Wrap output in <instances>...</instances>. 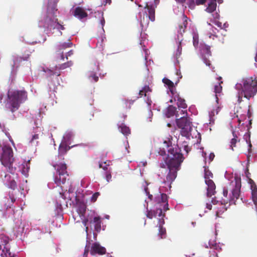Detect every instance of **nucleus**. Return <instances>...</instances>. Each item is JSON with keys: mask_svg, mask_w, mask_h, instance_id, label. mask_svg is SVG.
I'll return each instance as SVG.
<instances>
[{"mask_svg": "<svg viewBox=\"0 0 257 257\" xmlns=\"http://www.w3.org/2000/svg\"><path fill=\"white\" fill-rule=\"evenodd\" d=\"M180 152V149L175 145L173 146L171 141L169 140L164 141L159 148L158 153L160 155H167L165 159V164H161V167L165 169L167 165L169 170L166 177V180L164 182V183L167 184L170 188L171 187V184L176 179L180 165L184 160L183 155Z\"/></svg>", "mask_w": 257, "mask_h": 257, "instance_id": "1", "label": "nucleus"}, {"mask_svg": "<svg viewBox=\"0 0 257 257\" xmlns=\"http://www.w3.org/2000/svg\"><path fill=\"white\" fill-rule=\"evenodd\" d=\"M238 92V102L240 103L242 97L249 100L257 92V79L256 77H246L243 78L235 85Z\"/></svg>", "mask_w": 257, "mask_h": 257, "instance_id": "2", "label": "nucleus"}, {"mask_svg": "<svg viewBox=\"0 0 257 257\" xmlns=\"http://www.w3.org/2000/svg\"><path fill=\"white\" fill-rule=\"evenodd\" d=\"M229 187L231 189V194L229 197H227L228 189L224 187L223 189V195L224 198H222L220 200L221 205H223L222 210L220 211L224 212L227 210L226 204H229L230 206L232 204H235V201L238 199L240 196V188L241 187V181L240 180L235 179L234 181H231L229 185Z\"/></svg>", "mask_w": 257, "mask_h": 257, "instance_id": "3", "label": "nucleus"}, {"mask_svg": "<svg viewBox=\"0 0 257 257\" xmlns=\"http://www.w3.org/2000/svg\"><path fill=\"white\" fill-rule=\"evenodd\" d=\"M8 98V108L14 112L19 108L21 103L27 99V92L22 90L9 91Z\"/></svg>", "mask_w": 257, "mask_h": 257, "instance_id": "4", "label": "nucleus"}, {"mask_svg": "<svg viewBox=\"0 0 257 257\" xmlns=\"http://www.w3.org/2000/svg\"><path fill=\"white\" fill-rule=\"evenodd\" d=\"M155 199L156 202V210L147 211V216L150 219H152L153 217L157 216L162 218L164 215L163 211L165 212L169 209L168 196L166 194L162 193Z\"/></svg>", "mask_w": 257, "mask_h": 257, "instance_id": "5", "label": "nucleus"}, {"mask_svg": "<svg viewBox=\"0 0 257 257\" xmlns=\"http://www.w3.org/2000/svg\"><path fill=\"white\" fill-rule=\"evenodd\" d=\"M53 166L56 171V174L54 176V183L58 186H60L62 188V185L65 184L68 177L66 164L60 163L54 164Z\"/></svg>", "mask_w": 257, "mask_h": 257, "instance_id": "6", "label": "nucleus"}, {"mask_svg": "<svg viewBox=\"0 0 257 257\" xmlns=\"http://www.w3.org/2000/svg\"><path fill=\"white\" fill-rule=\"evenodd\" d=\"M40 26L44 27L47 31H51L52 29H57L58 30H64L65 28L64 26L61 25L58 22L56 16L54 14H51L48 13L46 18L43 21L40 23Z\"/></svg>", "mask_w": 257, "mask_h": 257, "instance_id": "7", "label": "nucleus"}, {"mask_svg": "<svg viewBox=\"0 0 257 257\" xmlns=\"http://www.w3.org/2000/svg\"><path fill=\"white\" fill-rule=\"evenodd\" d=\"M176 123L177 126L181 129L182 136L187 137L189 135L192 128L191 126L192 122L189 117L183 115L179 118H176Z\"/></svg>", "mask_w": 257, "mask_h": 257, "instance_id": "8", "label": "nucleus"}, {"mask_svg": "<svg viewBox=\"0 0 257 257\" xmlns=\"http://www.w3.org/2000/svg\"><path fill=\"white\" fill-rule=\"evenodd\" d=\"M72 61H70L58 66L56 65L55 67L52 68L51 69L48 68H43V71L49 76L55 75L59 76L61 75L60 70L70 67L72 65Z\"/></svg>", "mask_w": 257, "mask_h": 257, "instance_id": "9", "label": "nucleus"}, {"mask_svg": "<svg viewBox=\"0 0 257 257\" xmlns=\"http://www.w3.org/2000/svg\"><path fill=\"white\" fill-rule=\"evenodd\" d=\"M145 9V14L144 15L143 19H141L140 21L141 25L142 27H144V25H148L149 22L147 21L148 17L152 22L154 21L155 19V11L153 6H149L147 4Z\"/></svg>", "mask_w": 257, "mask_h": 257, "instance_id": "10", "label": "nucleus"}, {"mask_svg": "<svg viewBox=\"0 0 257 257\" xmlns=\"http://www.w3.org/2000/svg\"><path fill=\"white\" fill-rule=\"evenodd\" d=\"M73 45L72 42L69 41L68 42H64L58 46V56L56 57V61L59 62L61 60H64V56L63 54V50L67 48H71Z\"/></svg>", "mask_w": 257, "mask_h": 257, "instance_id": "11", "label": "nucleus"}, {"mask_svg": "<svg viewBox=\"0 0 257 257\" xmlns=\"http://www.w3.org/2000/svg\"><path fill=\"white\" fill-rule=\"evenodd\" d=\"M105 253L106 249L105 247L101 246L99 243L96 242L92 244L90 250V253L92 255L95 254L103 255L105 254Z\"/></svg>", "mask_w": 257, "mask_h": 257, "instance_id": "12", "label": "nucleus"}, {"mask_svg": "<svg viewBox=\"0 0 257 257\" xmlns=\"http://www.w3.org/2000/svg\"><path fill=\"white\" fill-rule=\"evenodd\" d=\"M165 216V213H164V215L162 218L159 219L158 220V227L159 232L158 235L160 236L159 239H162L166 238V230L165 228L163 227V225L165 223L164 217Z\"/></svg>", "mask_w": 257, "mask_h": 257, "instance_id": "13", "label": "nucleus"}, {"mask_svg": "<svg viewBox=\"0 0 257 257\" xmlns=\"http://www.w3.org/2000/svg\"><path fill=\"white\" fill-rule=\"evenodd\" d=\"M207 185V195L208 197H211L216 192V186L214 182L211 179L206 180L205 181Z\"/></svg>", "mask_w": 257, "mask_h": 257, "instance_id": "14", "label": "nucleus"}, {"mask_svg": "<svg viewBox=\"0 0 257 257\" xmlns=\"http://www.w3.org/2000/svg\"><path fill=\"white\" fill-rule=\"evenodd\" d=\"M73 15L74 17L80 20L88 16L87 13L84 9L80 7H77L75 9L73 12Z\"/></svg>", "mask_w": 257, "mask_h": 257, "instance_id": "15", "label": "nucleus"}, {"mask_svg": "<svg viewBox=\"0 0 257 257\" xmlns=\"http://www.w3.org/2000/svg\"><path fill=\"white\" fill-rule=\"evenodd\" d=\"M218 79V81L216 83H214L213 85V92L215 93V97L216 99V101L217 102L218 101V96L220 95L222 90L221 84L223 83L222 81H220L222 79L221 77H219Z\"/></svg>", "mask_w": 257, "mask_h": 257, "instance_id": "16", "label": "nucleus"}, {"mask_svg": "<svg viewBox=\"0 0 257 257\" xmlns=\"http://www.w3.org/2000/svg\"><path fill=\"white\" fill-rule=\"evenodd\" d=\"M174 115H175L177 118L179 117L180 116L179 111H177V108L176 107L173 106V105H169L168 107L166 112V116L168 118H170Z\"/></svg>", "mask_w": 257, "mask_h": 257, "instance_id": "17", "label": "nucleus"}, {"mask_svg": "<svg viewBox=\"0 0 257 257\" xmlns=\"http://www.w3.org/2000/svg\"><path fill=\"white\" fill-rule=\"evenodd\" d=\"M207 31L206 32V35L211 38L212 37V39L214 40L215 38H217L218 36L216 35L217 32H218V30L211 25L210 24H208Z\"/></svg>", "mask_w": 257, "mask_h": 257, "instance_id": "18", "label": "nucleus"}, {"mask_svg": "<svg viewBox=\"0 0 257 257\" xmlns=\"http://www.w3.org/2000/svg\"><path fill=\"white\" fill-rule=\"evenodd\" d=\"M182 23H180L179 25L178 30V32L181 35L185 32L186 29L187 25L188 24L187 17L185 15H183L182 16Z\"/></svg>", "mask_w": 257, "mask_h": 257, "instance_id": "19", "label": "nucleus"}, {"mask_svg": "<svg viewBox=\"0 0 257 257\" xmlns=\"http://www.w3.org/2000/svg\"><path fill=\"white\" fill-rule=\"evenodd\" d=\"M86 211V205L83 202H79L77 204V211L80 217L84 216Z\"/></svg>", "mask_w": 257, "mask_h": 257, "instance_id": "20", "label": "nucleus"}, {"mask_svg": "<svg viewBox=\"0 0 257 257\" xmlns=\"http://www.w3.org/2000/svg\"><path fill=\"white\" fill-rule=\"evenodd\" d=\"M93 223L94 224V228L95 230L97 232H99L101 230V218L99 216H95L93 218V219L92 220Z\"/></svg>", "mask_w": 257, "mask_h": 257, "instance_id": "21", "label": "nucleus"}, {"mask_svg": "<svg viewBox=\"0 0 257 257\" xmlns=\"http://www.w3.org/2000/svg\"><path fill=\"white\" fill-rule=\"evenodd\" d=\"M177 104L179 108V110H180V108L186 109L187 107V105L185 103V100L183 98L180 97L179 96H177Z\"/></svg>", "mask_w": 257, "mask_h": 257, "instance_id": "22", "label": "nucleus"}, {"mask_svg": "<svg viewBox=\"0 0 257 257\" xmlns=\"http://www.w3.org/2000/svg\"><path fill=\"white\" fill-rule=\"evenodd\" d=\"M70 149V147H67L66 145L61 144L58 150L59 156H63Z\"/></svg>", "mask_w": 257, "mask_h": 257, "instance_id": "23", "label": "nucleus"}, {"mask_svg": "<svg viewBox=\"0 0 257 257\" xmlns=\"http://www.w3.org/2000/svg\"><path fill=\"white\" fill-rule=\"evenodd\" d=\"M25 61L23 56H16L14 57L13 67L18 68L20 64Z\"/></svg>", "mask_w": 257, "mask_h": 257, "instance_id": "24", "label": "nucleus"}, {"mask_svg": "<svg viewBox=\"0 0 257 257\" xmlns=\"http://www.w3.org/2000/svg\"><path fill=\"white\" fill-rule=\"evenodd\" d=\"M162 81L165 85L168 86L170 91L172 93H173V89L174 88V83L167 78H164L162 80Z\"/></svg>", "mask_w": 257, "mask_h": 257, "instance_id": "25", "label": "nucleus"}, {"mask_svg": "<svg viewBox=\"0 0 257 257\" xmlns=\"http://www.w3.org/2000/svg\"><path fill=\"white\" fill-rule=\"evenodd\" d=\"M119 129L120 132L125 136H127L130 134V129L123 124H122L119 126Z\"/></svg>", "mask_w": 257, "mask_h": 257, "instance_id": "26", "label": "nucleus"}, {"mask_svg": "<svg viewBox=\"0 0 257 257\" xmlns=\"http://www.w3.org/2000/svg\"><path fill=\"white\" fill-rule=\"evenodd\" d=\"M216 8V3L215 1L211 2L207 7L206 10L209 13H212L214 12Z\"/></svg>", "mask_w": 257, "mask_h": 257, "instance_id": "27", "label": "nucleus"}, {"mask_svg": "<svg viewBox=\"0 0 257 257\" xmlns=\"http://www.w3.org/2000/svg\"><path fill=\"white\" fill-rule=\"evenodd\" d=\"M30 161L27 163H25L23 165V167L22 169V172L23 174L26 175L28 173L30 169Z\"/></svg>", "mask_w": 257, "mask_h": 257, "instance_id": "28", "label": "nucleus"}, {"mask_svg": "<svg viewBox=\"0 0 257 257\" xmlns=\"http://www.w3.org/2000/svg\"><path fill=\"white\" fill-rule=\"evenodd\" d=\"M88 78L90 81L97 82L98 80V77L93 72H91L88 76Z\"/></svg>", "mask_w": 257, "mask_h": 257, "instance_id": "29", "label": "nucleus"}, {"mask_svg": "<svg viewBox=\"0 0 257 257\" xmlns=\"http://www.w3.org/2000/svg\"><path fill=\"white\" fill-rule=\"evenodd\" d=\"M236 114V117H238V122L239 123V125H240L241 122L246 118V115L245 114H239V110H237Z\"/></svg>", "mask_w": 257, "mask_h": 257, "instance_id": "30", "label": "nucleus"}, {"mask_svg": "<svg viewBox=\"0 0 257 257\" xmlns=\"http://www.w3.org/2000/svg\"><path fill=\"white\" fill-rule=\"evenodd\" d=\"M109 166V163H107L106 162H104L103 163H99V167L100 168H102L104 172H106L107 171H109L108 169V167Z\"/></svg>", "mask_w": 257, "mask_h": 257, "instance_id": "31", "label": "nucleus"}, {"mask_svg": "<svg viewBox=\"0 0 257 257\" xmlns=\"http://www.w3.org/2000/svg\"><path fill=\"white\" fill-rule=\"evenodd\" d=\"M32 53V52L30 51V50H26L24 54H23V57L24 58V60L25 61H28L31 54Z\"/></svg>", "mask_w": 257, "mask_h": 257, "instance_id": "32", "label": "nucleus"}, {"mask_svg": "<svg viewBox=\"0 0 257 257\" xmlns=\"http://www.w3.org/2000/svg\"><path fill=\"white\" fill-rule=\"evenodd\" d=\"M233 135L234 136V138L231 139L230 142V147L231 148V149L232 150H233V148L235 147V144L237 142V140L236 139V138H237V136L236 135H235V133L234 132L233 133Z\"/></svg>", "mask_w": 257, "mask_h": 257, "instance_id": "33", "label": "nucleus"}, {"mask_svg": "<svg viewBox=\"0 0 257 257\" xmlns=\"http://www.w3.org/2000/svg\"><path fill=\"white\" fill-rule=\"evenodd\" d=\"M213 174L209 170H207L206 169H205V174H204V178L205 179V181L206 180L210 179V178H212Z\"/></svg>", "mask_w": 257, "mask_h": 257, "instance_id": "34", "label": "nucleus"}, {"mask_svg": "<svg viewBox=\"0 0 257 257\" xmlns=\"http://www.w3.org/2000/svg\"><path fill=\"white\" fill-rule=\"evenodd\" d=\"M182 52V46H181V42L180 41L179 42V44L178 45V48L176 51V55L177 58H178L181 54Z\"/></svg>", "mask_w": 257, "mask_h": 257, "instance_id": "35", "label": "nucleus"}, {"mask_svg": "<svg viewBox=\"0 0 257 257\" xmlns=\"http://www.w3.org/2000/svg\"><path fill=\"white\" fill-rule=\"evenodd\" d=\"M104 175H105V179L107 182H109V181L111 179V175L110 170L107 171L106 172H104Z\"/></svg>", "mask_w": 257, "mask_h": 257, "instance_id": "36", "label": "nucleus"}, {"mask_svg": "<svg viewBox=\"0 0 257 257\" xmlns=\"http://www.w3.org/2000/svg\"><path fill=\"white\" fill-rule=\"evenodd\" d=\"M99 195L100 193L99 192H95V193H94L91 197V202H95Z\"/></svg>", "mask_w": 257, "mask_h": 257, "instance_id": "37", "label": "nucleus"}, {"mask_svg": "<svg viewBox=\"0 0 257 257\" xmlns=\"http://www.w3.org/2000/svg\"><path fill=\"white\" fill-rule=\"evenodd\" d=\"M134 101L132 100H125L124 101V104L126 107L131 108V105L133 103Z\"/></svg>", "mask_w": 257, "mask_h": 257, "instance_id": "38", "label": "nucleus"}, {"mask_svg": "<svg viewBox=\"0 0 257 257\" xmlns=\"http://www.w3.org/2000/svg\"><path fill=\"white\" fill-rule=\"evenodd\" d=\"M144 90L145 91V96H146L147 95V93L149 92H151V88H150V87L148 85H146L143 88Z\"/></svg>", "mask_w": 257, "mask_h": 257, "instance_id": "39", "label": "nucleus"}, {"mask_svg": "<svg viewBox=\"0 0 257 257\" xmlns=\"http://www.w3.org/2000/svg\"><path fill=\"white\" fill-rule=\"evenodd\" d=\"M195 3L194 0H190L188 4L189 7L191 9H193L195 6Z\"/></svg>", "mask_w": 257, "mask_h": 257, "instance_id": "40", "label": "nucleus"}, {"mask_svg": "<svg viewBox=\"0 0 257 257\" xmlns=\"http://www.w3.org/2000/svg\"><path fill=\"white\" fill-rule=\"evenodd\" d=\"M5 153H8L9 157H12V156H13L12 155V154H13L12 150L10 148H7V150L5 151Z\"/></svg>", "mask_w": 257, "mask_h": 257, "instance_id": "41", "label": "nucleus"}, {"mask_svg": "<svg viewBox=\"0 0 257 257\" xmlns=\"http://www.w3.org/2000/svg\"><path fill=\"white\" fill-rule=\"evenodd\" d=\"M206 0H195V4L196 5H201L205 3Z\"/></svg>", "mask_w": 257, "mask_h": 257, "instance_id": "42", "label": "nucleus"}, {"mask_svg": "<svg viewBox=\"0 0 257 257\" xmlns=\"http://www.w3.org/2000/svg\"><path fill=\"white\" fill-rule=\"evenodd\" d=\"M39 139V136L38 134H35L33 136L31 140V142H34L35 141H36Z\"/></svg>", "mask_w": 257, "mask_h": 257, "instance_id": "43", "label": "nucleus"}, {"mask_svg": "<svg viewBox=\"0 0 257 257\" xmlns=\"http://www.w3.org/2000/svg\"><path fill=\"white\" fill-rule=\"evenodd\" d=\"M180 113L182 115V116L183 115H185V116L187 117V109L186 108V109H182L180 112Z\"/></svg>", "mask_w": 257, "mask_h": 257, "instance_id": "44", "label": "nucleus"}, {"mask_svg": "<svg viewBox=\"0 0 257 257\" xmlns=\"http://www.w3.org/2000/svg\"><path fill=\"white\" fill-rule=\"evenodd\" d=\"M211 203L214 205L220 203V200L218 201V200H216V199L215 198H214L212 199Z\"/></svg>", "mask_w": 257, "mask_h": 257, "instance_id": "45", "label": "nucleus"}, {"mask_svg": "<svg viewBox=\"0 0 257 257\" xmlns=\"http://www.w3.org/2000/svg\"><path fill=\"white\" fill-rule=\"evenodd\" d=\"M210 47L209 46H205V50L206 52V53L209 55H211V52L210 50Z\"/></svg>", "mask_w": 257, "mask_h": 257, "instance_id": "46", "label": "nucleus"}, {"mask_svg": "<svg viewBox=\"0 0 257 257\" xmlns=\"http://www.w3.org/2000/svg\"><path fill=\"white\" fill-rule=\"evenodd\" d=\"M210 248L217 249L219 245L215 243L214 244H210Z\"/></svg>", "mask_w": 257, "mask_h": 257, "instance_id": "47", "label": "nucleus"}, {"mask_svg": "<svg viewBox=\"0 0 257 257\" xmlns=\"http://www.w3.org/2000/svg\"><path fill=\"white\" fill-rule=\"evenodd\" d=\"M73 51L72 50H71L69 52H68L66 55V59H67L68 57L71 56L72 55H73Z\"/></svg>", "mask_w": 257, "mask_h": 257, "instance_id": "48", "label": "nucleus"}, {"mask_svg": "<svg viewBox=\"0 0 257 257\" xmlns=\"http://www.w3.org/2000/svg\"><path fill=\"white\" fill-rule=\"evenodd\" d=\"M214 157H215V155H214V153H211L209 154V159L210 160V161H212L214 159Z\"/></svg>", "mask_w": 257, "mask_h": 257, "instance_id": "49", "label": "nucleus"}, {"mask_svg": "<svg viewBox=\"0 0 257 257\" xmlns=\"http://www.w3.org/2000/svg\"><path fill=\"white\" fill-rule=\"evenodd\" d=\"M214 24L215 25H216L218 27L220 28L221 29V27H222V24L221 22H218V21H215L214 22Z\"/></svg>", "mask_w": 257, "mask_h": 257, "instance_id": "50", "label": "nucleus"}, {"mask_svg": "<svg viewBox=\"0 0 257 257\" xmlns=\"http://www.w3.org/2000/svg\"><path fill=\"white\" fill-rule=\"evenodd\" d=\"M206 208L209 210H211L212 209V204L210 203H206Z\"/></svg>", "mask_w": 257, "mask_h": 257, "instance_id": "51", "label": "nucleus"}, {"mask_svg": "<svg viewBox=\"0 0 257 257\" xmlns=\"http://www.w3.org/2000/svg\"><path fill=\"white\" fill-rule=\"evenodd\" d=\"M88 221V219H84L82 220V223L84 225V226H86L87 225Z\"/></svg>", "mask_w": 257, "mask_h": 257, "instance_id": "52", "label": "nucleus"}, {"mask_svg": "<svg viewBox=\"0 0 257 257\" xmlns=\"http://www.w3.org/2000/svg\"><path fill=\"white\" fill-rule=\"evenodd\" d=\"M139 95L142 96L143 95H145V91L143 89H142V90H141L139 92Z\"/></svg>", "mask_w": 257, "mask_h": 257, "instance_id": "53", "label": "nucleus"}, {"mask_svg": "<svg viewBox=\"0 0 257 257\" xmlns=\"http://www.w3.org/2000/svg\"><path fill=\"white\" fill-rule=\"evenodd\" d=\"M204 62L206 63V65L208 66H209L211 65L210 62L209 60H207L205 59Z\"/></svg>", "mask_w": 257, "mask_h": 257, "instance_id": "54", "label": "nucleus"}, {"mask_svg": "<svg viewBox=\"0 0 257 257\" xmlns=\"http://www.w3.org/2000/svg\"><path fill=\"white\" fill-rule=\"evenodd\" d=\"M177 2L178 3H181V4H183L185 2L186 0H176Z\"/></svg>", "mask_w": 257, "mask_h": 257, "instance_id": "55", "label": "nucleus"}, {"mask_svg": "<svg viewBox=\"0 0 257 257\" xmlns=\"http://www.w3.org/2000/svg\"><path fill=\"white\" fill-rule=\"evenodd\" d=\"M105 23L104 19L103 18L102 20H101V24L102 26H103Z\"/></svg>", "mask_w": 257, "mask_h": 257, "instance_id": "56", "label": "nucleus"}, {"mask_svg": "<svg viewBox=\"0 0 257 257\" xmlns=\"http://www.w3.org/2000/svg\"><path fill=\"white\" fill-rule=\"evenodd\" d=\"M49 2H53L55 4H56L58 1V0H49Z\"/></svg>", "mask_w": 257, "mask_h": 257, "instance_id": "57", "label": "nucleus"}, {"mask_svg": "<svg viewBox=\"0 0 257 257\" xmlns=\"http://www.w3.org/2000/svg\"><path fill=\"white\" fill-rule=\"evenodd\" d=\"M247 114L248 115V117L249 118L250 117V114L249 113V109L247 110Z\"/></svg>", "mask_w": 257, "mask_h": 257, "instance_id": "58", "label": "nucleus"}, {"mask_svg": "<svg viewBox=\"0 0 257 257\" xmlns=\"http://www.w3.org/2000/svg\"><path fill=\"white\" fill-rule=\"evenodd\" d=\"M153 195H149V198L150 199V200H152L153 199Z\"/></svg>", "mask_w": 257, "mask_h": 257, "instance_id": "59", "label": "nucleus"}, {"mask_svg": "<svg viewBox=\"0 0 257 257\" xmlns=\"http://www.w3.org/2000/svg\"><path fill=\"white\" fill-rule=\"evenodd\" d=\"M88 252V249L87 250H85L84 254L87 255Z\"/></svg>", "mask_w": 257, "mask_h": 257, "instance_id": "60", "label": "nucleus"}, {"mask_svg": "<svg viewBox=\"0 0 257 257\" xmlns=\"http://www.w3.org/2000/svg\"><path fill=\"white\" fill-rule=\"evenodd\" d=\"M218 214H219V212L218 211H217L216 212V215L217 216H218Z\"/></svg>", "mask_w": 257, "mask_h": 257, "instance_id": "61", "label": "nucleus"}, {"mask_svg": "<svg viewBox=\"0 0 257 257\" xmlns=\"http://www.w3.org/2000/svg\"><path fill=\"white\" fill-rule=\"evenodd\" d=\"M187 146H185V149L186 150L187 153H188V150H187Z\"/></svg>", "mask_w": 257, "mask_h": 257, "instance_id": "62", "label": "nucleus"}, {"mask_svg": "<svg viewBox=\"0 0 257 257\" xmlns=\"http://www.w3.org/2000/svg\"><path fill=\"white\" fill-rule=\"evenodd\" d=\"M37 42L35 41V42H33L32 43L33 44H37Z\"/></svg>", "mask_w": 257, "mask_h": 257, "instance_id": "63", "label": "nucleus"}, {"mask_svg": "<svg viewBox=\"0 0 257 257\" xmlns=\"http://www.w3.org/2000/svg\"><path fill=\"white\" fill-rule=\"evenodd\" d=\"M249 146L250 148L251 147V144L250 142L249 143Z\"/></svg>", "mask_w": 257, "mask_h": 257, "instance_id": "64", "label": "nucleus"}]
</instances>
